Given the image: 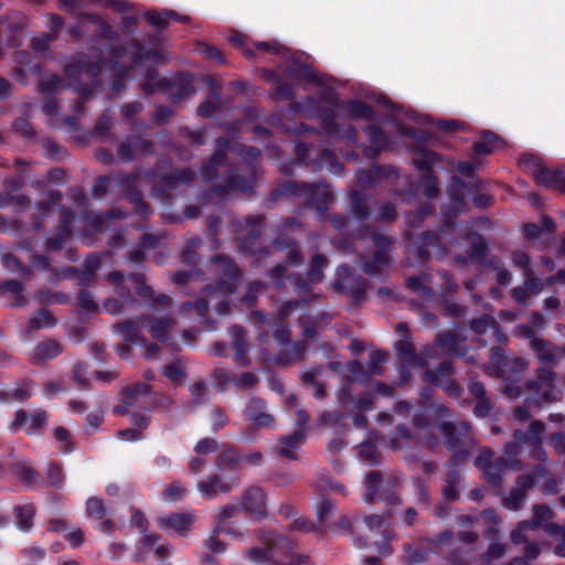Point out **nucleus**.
Segmentation results:
<instances>
[{"label":"nucleus","mask_w":565,"mask_h":565,"mask_svg":"<svg viewBox=\"0 0 565 565\" xmlns=\"http://www.w3.org/2000/svg\"><path fill=\"white\" fill-rule=\"evenodd\" d=\"M466 338L459 335L456 331H445L436 338V344L444 354L466 355Z\"/></svg>","instance_id":"7c9ffc66"},{"label":"nucleus","mask_w":565,"mask_h":565,"mask_svg":"<svg viewBox=\"0 0 565 565\" xmlns=\"http://www.w3.org/2000/svg\"><path fill=\"white\" fill-rule=\"evenodd\" d=\"M13 476L25 487H32L38 483L40 473L26 461H19L13 463Z\"/></svg>","instance_id":"864d4df0"},{"label":"nucleus","mask_w":565,"mask_h":565,"mask_svg":"<svg viewBox=\"0 0 565 565\" xmlns=\"http://www.w3.org/2000/svg\"><path fill=\"white\" fill-rule=\"evenodd\" d=\"M62 353L61 344L53 339H47L43 342H40L33 352L32 360L34 363L43 362L46 360L54 359Z\"/></svg>","instance_id":"8fccbe9b"},{"label":"nucleus","mask_w":565,"mask_h":565,"mask_svg":"<svg viewBox=\"0 0 565 565\" xmlns=\"http://www.w3.org/2000/svg\"><path fill=\"white\" fill-rule=\"evenodd\" d=\"M431 550L433 547H429L427 544L426 546L413 544L404 545L406 564L411 565L426 562Z\"/></svg>","instance_id":"e2e57ef3"},{"label":"nucleus","mask_w":565,"mask_h":565,"mask_svg":"<svg viewBox=\"0 0 565 565\" xmlns=\"http://www.w3.org/2000/svg\"><path fill=\"white\" fill-rule=\"evenodd\" d=\"M100 256L96 253L89 254L85 259L83 269H70V271L77 274L78 285L89 286L95 281L96 270L100 267Z\"/></svg>","instance_id":"79ce46f5"},{"label":"nucleus","mask_w":565,"mask_h":565,"mask_svg":"<svg viewBox=\"0 0 565 565\" xmlns=\"http://www.w3.org/2000/svg\"><path fill=\"white\" fill-rule=\"evenodd\" d=\"M388 249H373L371 256H363L361 268L372 277H379L387 273L391 267Z\"/></svg>","instance_id":"bb28decb"},{"label":"nucleus","mask_w":565,"mask_h":565,"mask_svg":"<svg viewBox=\"0 0 565 565\" xmlns=\"http://www.w3.org/2000/svg\"><path fill=\"white\" fill-rule=\"evenodd\" d=\"M145 323L153 339L164 342L168 340L169 332L174 327L175 321L171 317L151 318L145 316Z\"/></svg>","instance_id":"58836bf2"},{"label":"nucleus","mask_w":565,"mask_h":565,"mask_svg":"<svg viewBox=\"0 0 565 565\" xmlns=\"http://www.w3.org/2000/svg\"><path fill=\"white\" fill-rule=\"evenodd\" d=\"M306 440V433L296 430L291 435L284 436L279 439V448L277 454L284 458L295 460L297 459L296 451Z\"/></svg>","instance_id":"e433bc0d"},{"label":"nucleus","mask_w":565,"mask_h":565,"mask_svg":"<svg viewBox=\"0 0 565 565\" xmlns=\"http://www.w3.org/2000/svg\"><path fill=\"white\" fill-rule=\"evenodd\" d=\"M523 446L518 441H508L503 448V456L494 458L491 448H483L475 460V466L482 471L486 481L494 488H500L503 475L507 471H521L524 468L520 456Z\"/></svg>","instance_id":"39448f33"},{"label":"nucleus","mask_w":565,"mask_h":565,"mask_svg":"<svg viewBox=\"0 0 565 565\" xmlns=\"http://www.w3.org/2000/svg\"><path fill=\"white\" fill-rule=\"evenodd\" d=\"M520 164L522 169L533 178L534 182L539 179L546 167L542 159L530 153H525L520 158Z\"/></svg>","instance_id":"052dcab7"},{"label":"nucleus","mask_w":565,"mask_h":565,"mask_svg":"<svg viewBox=\"0 0 565 565\" xmlns=\"http://www.w3.org/2000/svg\"><path fill=\"white\" fill-rule=\"evenodd\" d=\"M140 174L141 170L136 169L131 173L118 174L116 179L118 185L121 188L129 202L134 205L136 213L141 216H147L151 213L150 206L143 200L142 193L137 190L135 185V182L139 179Z\"/></svg>","instance_id":"f3484780"},{"label":"nucleus","mask_w":565,"mask_h":565,"mask_svg":"<svg viewBox=\"0 0 565 565\" xmlns=\"http://www.w3.org/2000/svg\"><path fill=\"white\" fill-rule=\"evenodd\" d=\"M243 456L234 446H225L216 457L215 465L220 470L237 471L242 467Z\"/></svg>","instance_id":"ea45409f"},{"label":"nucleus","mask_w":565,"mask_h":565,"mask_svg":"<svg viewBox=\"0 0 565 565\" xmlns=\"http://www.w3.org/2000/svg\"><path fill=\"white\" fill-rule=\"evenodd\" d=\"M239 484V478H233L230 481L224 480L218 475H211L205 479L198 482V491L202 495V498L206 500H212L217 494L230 493Z\"/></svg>","instance_id":"4be33fe9"},{"label":"nucleus","mask_w":565,"mask_h":565,"mask_svg":"<svg viewBox=\"0 0 565 565\" xmlns=\"http://www.w3.org/2000/svg\"><path fill=\"white\" fill-rule=\"evenodd\" d=\"M244 415L255 429L271 428L275 425V417L266 411L265 402L258 397L248 401Z\"/></svg>","instance_id":"5701e85b"},{"label":"nucleus","mask_w":565,"mask_h":565,"mask_svg":"<svg viewBox=\"0 0 565 565\" xmlns=\"http://www.w3.org/2000/svg\"><path fill=\"white\" fill-rule=\"evenodd\" d=\"M363 130L367 136V140L370 142L367 151L372 153V157H375L382 151L393 149L394 141L392 140V137L387 132H385L380 126L367 125Z\"/></svg>","instance_id":"c756f323"},{"label":"nucleus","mask_w":565,"mask_h":565,"mask_svg":"<svg viewBox=\"0 0 565 565\" xmlns=\"http://www.w3.org/2000/svg\"><path fill=\"white\" fill-rule=\"evenodd\" d=\"M303 105L308 109H317L321 129L327 137L347 140L351 145L358 143V129L353 125L343 126L338 124L333 109L319 108V99L315 97L306 98Z\"/></svg>","instance_id":"6e6552de"},{"label":"nucleus","mask_w":565,"mask_h":565,"mask_svg":"<svg viewBox=\"0 0 565 565\" xmlns=\"http://www.w3.org/2000/svg\"><path fill=\"white\" fill-rule=\"evenodd\" d=\"M230 149L243 159V163L236 168H228L222 182L213 188V192L217 194H226L231 191L253 193L257 179L262 174L260 150L243 143L231 147V140L227 137L216 139L214 152L200 169L202 179L205 182L218 179V169L227 166L226 153Z\"/></svg>","instance_id":"f257e3e1"},{"label":"nucleus","mask_w":565,"mask_h":565,"mask_svg":"<svg viewBox=\"0 0 565 565\" xmlns=\"http://www.w3.org/2000/svg\"><path fill=\"white\" fill-rule=\"evenodd\" d=\"M32 396L31 392V383L29 381H23L18 385L17 388L10 392H1L0 401L9 402V401H19L24 402Z\"/></svg>","instance_id":"774afa93"},{"label":"nucleus","mask_w":565,"mask_h":565,"mask_svg":"<svg viewBox=\"0 0 565 565\" xmlns=\"http://www.w3.org/2000/svg\"><path fill=\"white\" fill-rule=\"evenodd\" d=\"M460 475L457 470L450 469L447 472L446 483L443 487V497L446 501L454 502L459 498Z\"/></svg>","instance_id":"bf43d9fd"},{"label":"nucleus","mask_w":565,"mask_h":565,"mask_svg":"<svg viewBox=\"0 0 565 565\" xmlns=\"http://www.w3.org/2000/svg\"><path fill=\"white\" fill-rule=\"evenodd\" d=\"M504 140L491 130L482 131L480 138L473 142V151L476 154H490L502 148Z\"/></svg>","instance_id":"a19ab883"},{"label":"nucleus","mask_w":565,"mask_h":565,"mask_svg":"<svg viewBox=\"0 0 565 565\" xmlns=\"http://www.w3.org/2000/svg\"><path fill=\"white\" fill-rule=\"evenodd\" d=\"M193 78L190 74L180 73L169 79L163 93L168 94L172 102H179L190 97L194 93Z\"/></svg>","instance_id":"c85d7f7f"},{"label":"nucleus","mask_w":565,"mask_h":565,"mask_svg":"<svg viewBox=\"0 0 565 565\" xmlns=\"http://www.w3.org/2000/svg\"><path fill=\"white\" fill-rule=\"evenodd\" d=\"M146 175L152 179L154 194L164 196L181 185L191 184L195 172L190 168L174 169L166 174H157L154 170H148Z\"/></svg>","instance_id":"9b49d317"},{"label":"nucleus","mask_w":565,"mask_h":565,"mask_svg":"<svg viewBox=\"0 0 565 565\" xmlns=\"http://www.w3.org/2000/svg\"><path fill=\"white\" fill-rule=\"evenodd\" d=\"M395 350L399 360L412 367H417V364H423L424 362L423 359H419L416 354L415 347L411 339H401L397 341Z\"/></svg>","instance_id":"5fc2aeb1"},{"label":"nucleus","mask_w":565,"mask_h":565,"mask_svg":"<svg viewBox=\"0 0 565 565\" xmlns=\"http://www.w3.org/2000/svg\"><path fill=\"white\" fill-rule=\"evenodd\" d=\"M444 445L448 450H455L459 446H469L472 441V428L468 422H443L438 424Z\"/></svg>","instance_id":"dca6fc26"},{"label":"nucleus","mask_w":565,"mask_h":565,"mask_svg":"<svg viewBox=\"0 0 565 565\" xmlns=\"http://www.w3.org/2000/svg\"><path fill=\"white\" fill-rule=\"evenodd\" d=\"M74 220L75 216L72 210L63 207L61 210L58 224L54 233L47 237L45 247H63L72 234Z\"/></svg>","instance_id":"a878e982"},{"label":"nucleus","mask_w":565,"mask_h":565,"mask_svg":"<svg viewBox=\"0 0 565 565\" xmlns=\"http://www.w3.org/2000/svg\"><path fill=\"white\" fill-rule=\"evenodd\" d=\"M350 209L360 221H366L370 217L366 195L359 190H353L350 194Z\"/></svg>","instance_id":"4d7b16f0"},{"label":"nucleus","mask_w":565,"mask_h":565,"mask_svg":"<svg viewBox=\"0 0 565 565\" xmlns=\"http://www.w3.org/2000/svg\"><path fill=\"white\" fill-rule=\"evenodd\" d=\"M555 380L556 373L553 370L540 367L535 371V377L525 383L524 390L534 406L553 404L561 399V391Z\"/></svg>","instance_id":"0eeeda50"},{"label":"nucleus","mask_w":565,"mask_h":565,"mask_svg":"<svg viewBox=\"0 0 565 565\" xmlns=\"http://www.w3.org/2000/svg\"><path fill=\"white\" fill-rule=\"evenodd\" d=\"M125 47L127 50H134L130 56V64L134 67L139 65L145 60L154 62H160L161 60H163L162 54L158 50L143 51L141 44L137 40L129 41V43Z\"/></svg>","instance_id":"09e8293b"},{"label":"nucleus","mask_w":565,"mask_h":565,"mask_svg":"<svg viewBox=\"0 0 565 565\" xmlns=\"http://www.w3.org/2000/svg\"><path fill=\"white\" fill-rule=\"evenodd\" d=\"M508 362L509 359L505 356L504 351L499 347H493L491 349L489 365L487 366V370L489 373L498 377L508 379Z\"/></svg>","instance_id":"603ef678"},{"label":"nucleus","mask_w":565,"mask_h":565,"mask_svg":"<svg viewBox=\"0 0 565 565\" xmlns=\"http://www.w3.org/2000/svg\"><path fill=\"white\" fill-rule=\"evenodd\" d=\"M256 537L264 543L263 547H250L245 555L255 563L269 565H305L309 557L296 552V543L289 537L266 530H257Z\"/></svg>","instance_id":"20e7f679"},{"label":"nucleus","mask_w":565,"mask_h":565,"mask_svg":"<svg viewBox=\"0 0 565 565\" xmlns=\"http://www.w3.org/2000/svg\"><path fill=\"white\" fill-rule=\"evenodd\" d=\"M140 324H145V316L117 322L113 328L126 342L145 344L146 339L140 334Z\"/></svg>","instance_id":"2f4dec72"},{"label":"nucleus","mask_w":565,"mask_h":565,"mask_svg":"<svg viewBox=\"0 0 565 565\" xmlns=\"http://www.w3.org/2000/svg\"><path fill=\"white\" fill-rule=\"evenodd\" d=\"M418 441L427 449H435L439 446L438 437L433 433L429 419L424 414H416L413 418Z\"/></svg>","instance_id":"473e14b6"},{"label":"nucleus","mask_w":565,"mask_h":565,"mask_svg":"<svg viewBox=\"0 0 565 565\" xmlns=\"http://www.w3.org/2000/svg\"><path fill=\"white\" fill-rule=\"evenodd\" d=\"M333 288L338 292L348 295L354 302H361L365 299V279L356 276L351 268L345 265L338 267Z\"/></svg>","instance_id":"ddd939ff"},{"label":"nucleus","mask_w":565,"mask_h":565,"mask_svg":"<svg viewBox=\"0 0 565 565\" xmlns=\"http://www.w3.org/2000/svg\"><path fill=\"white\" fill-rule=\"evenodd\" d=\"M212 271L220 276L215 285H207L203 288L205 298L196 299L194 302H183L180 311L188 313L195 311L199 318H204L209 310V301L218 300L216 312L218 315H227L230 312L228 297L237 289V284L242 276L237 266L226 256H215L212 259Z\"/></svg>","instance_id":"7ed1b4c3"},{"label":"nucleus","mask_w":565,"mask_h":565,"mask_svg":"<svg viewBox=\"0 0 565 565\" xmlns=\"http://www.w3.org/2000/svg\"><path fill=\"white\" fill-rule=\"evenodd\" d=\"M265 222L266 218L263 214L233 218L231 228L241 244L239 247H253L262 237Z\"/></svg>","instance_id":"f8f14e48"},{"label":"nucleus","mask_w":565,"mask_h":565,"mask_svg":"<svg viewBox=\"0 0 565 565\" xmlns=\"http://www.w3.org/2000/svg\"><path fill=\"white\" fill-rule=\"evenodd\" d=\"M158 522L162 529L172 530L184 536L194 522V515L192 513H172L160 518Z\"/></svg>","instance_id":"72a5a7b5"},{"label":"nucleus","mask_w":565,"mask_h":565,"mask_svg":"<svg viewBox=\"0 0 565 565\" xmlns=\"http://www.w3.org/2000/svg\"><path fill=\"white\" fill-rule=\"evenodd\" d=\"M452 373V363L445 361L436 370H426L423 373L422 381L428 385L441 386L447 395L458 398L462 393V388L451 377Z\"/></svg>","instance_id":"4468645a"},{"label":"nucleus","mask_w":565,"mask_h":565,"mask_svg":"<svg viewBox=\"0 0 565 565\" xmlns=\"http://www.w3.org/2000/svg\"><path fill=\"white\" fill-rule=\"evenodd\" d=\"M555 227L556 224L554 220L550 216H544L541 220L540 225L535 223L524 224L522 233L527 241L534 242L539 239L544 233H553L555 231Z\"/></svg>","instance_id":"49530a36"},{"label":"nucleus","mask_w":565,"mask_h":565,"mask_svg":"<svg viewBox=\"0 0 565 565\" xmlns=\"http://www.w3.org/2000/svg\"><path fill=\"white\" fill-rule=\"evenodd\" d=\"M554 512L545 504H535L532 508V519L526 521L531 525V530L542 529L546 533V526L554 524Z\"/></svg>","instance_id":"de8ad7c7"},{"label":"nucleus","mask_w":565,"mask_h":565,"mask_svg":"<svg viewBox=\"0 0 565 565\" xmlns=\"http://www.w3.org/2000/svg\"><path fill=\"white\" fill-rule=\"evenodd\" d=\"M128 278L132 281L136 292L139 297L148 300L156 308H169L172 299L166 294H156L153 289L146 284L143 274H130Z\"/></svg>","instance_id":"393cba45"},{"label":"nucleus","mask_w":565,"mask_h":565,"mask_svg":"<svg viewBox=\"0 0 565 565\" xmlns=\"http://www.w3.org/2000/svg\"><path fill=\"white\" fill-rule=\"evenodd\" d=\"M35 513L36 509L32 502L15 505L13 514L17 520V526L21 531H30L33 526Z\"/></svg>","instance_id":"3c124183"},{"label":"nucleus","mask_w":565,"mask_h":565,"mask_svg":"<svg viewBox=\"0 0 565 565\" xmlns=\"http://www.w3.org/2000/svg\"><path fill=\"white\" fill-rule=\"evenodd\" d=\"M122 403L115 408V412L119 415L128 413L129 407L139 405L141 398L149 396L151 388L145 383H134L122 388Z\"/></svg>","instance_id":"cd10ccee"},{"label":"nucleus","mask_w":565,"mask_h":565,"mask_svg":"<svg viewBox=\"0 0 565 565\" xmlns=\"http://www.w3.org/2000/svg\"><path fill=\"white\" fill-rule=\"evenodd\" d=\"M169 78H160L154 68H149L145 75V82L141 84V89L147 94L151 95L156 92H163L168 86Z\"/></svg>","instance_id":"13d9d810"},{"label":"nucleus","mask_w":565,"mask_h":565,"mask_svg":"<svg viewBox=\"0 0 565 565\" xmlns=\"http://www.w3.org/2000/svg\"><path fill=\"white\" fill-rule=\"evenodd\" d=\"M111 128H113V119H111L110 115L108 114V111L104 113L98 117V119L94 126V129L90 132V136L99 142H106V141L115 142V141H117V138H116L115 134L111 132Z\"/></svg>","instance_id":"c03bdc74"},{"label":"nucleus","mask_w":565,"mask_h":565,"mask_svg":"<svg viewBox=\"0 0 565 565\" xmlns=\"http://www.w3.org/2000/svg\"><path fill=\"white\" fill-rule=\"evenodd\" d=\"M344 116L348 119L359 120L364 119L372 121L375 119L374 109L364 102L361 100H347L341 105Z\"/></svg>","instance_id":"c9c22d12"},{"label":"nucleus","mask_w":565,"mask_h":565,"mask_svg":"<svg viewBox=\"0 0 565 565\" xmlns=\"http://www.w3.org/2000/svg\"><path fill=\"white\" fill-rule=\"evenodd\" d=\"M539 186L558 190L565 194V168H544L542 174L535 181Z\"/></svg>","instance_id":"4c0bfd02"},{"label":"nucleus","mask_w":565,"mask_h":565,"mask_svg":"<svg viewBox=\"0 0 565 565\" xmlns=\"http://www.w3.org/2000/svg\"><path fill=\"white\" fill-rule=\"evenodd\" d=\"M239 507L252 518L265 519L267 516L266 492L259 487L246 488L242 492Z\"/></svg>","instance_id":"a211bd4d"},{"label":"nucleus","mask_w":565,"mask_h":565,"mask_svg":"<svg viewBox=\"0 0 565 565\" xmlns=\"http://www.w3.org/2000/svg\"><path fill=\"white\" fill-rule=\"evenodd\" d=\"M30 204V199L23 194L0 193V209L13 206L17 212H22Z\"/></svg>","instance_id":"69168bd1"},{"label":"nucleus","mask_w":565,"mask_h":565,"mask_svg":"<svg viewBox=\"0 0 565 565\" xmlns=\"http://www.w3.org/2000/svg\"><path fill=\"white\" fill-rule=\"evenodd\" d=\"M548 468L545 465H536L530 473L520 475L515 480V487L503 499V505L513 511L520 510L527 497V491L536 484L535 478H545Z\"/></svg>","instance_id":"1a4fd4ad"},{"label":"nucleus","mask_w":565,"mask_h":565,"mask_svg":"<svg viewBox=\"0 0 565 565\" xmlns=\"http://www.w3.org/2000/svg\"><path fill=\"white\" fill-rule=\"evenodd\" d=\"M50 414L43 408L25 411L20 408L14 414V419L9 425L13 434L24 431L26 435H41L47 427Z\"/></svg>","instance_id":"9d476101"},{"label":"nucleus","mask_w":565,"mask_h":565,"mask_svg":"<svg viewBox=\"0 0 565 565\" xmlns=\"http://www.w3.org/2000/svg\"><path fill=\"white\" fill-rule=\"evenodd\" d=\"M107 280L118 288L117 294L120 296V299H106L103 302V308L109 315H119L122 312L125 306L135 302V299L131 297L130 291L122 286L124 275L121 273L113 271L108 274Z\"/></svg>","instance_id":"412c9836"},{"label":"nucleus","mask_w":565,"mask_h":565,"mask_svg":"<svg viewBox=\"0 0 565 565\" xmlns=\"http://www.w3.org/2000/svg\"><path fill=\"white\" fill-rule=\"evenodd\" d=\"M457 183H460L462 188L468 190V193L471 195V202L476 207H489L493 204L494 200L490 194L480 193L479 185L470 184L468 186L466 183L461 182V180L457 177L454 178Z\"/></svg>","instance_id":"0e129e2a"},{"label":"nucleus","mask_w":565,"mask_h":565,"mask_svg":"<svg viewBox=\"0 0 565 565\" xmlns=\"http://www.w3.org/2000/svg\"><path fill=\"white\" fill-rule=\"evenodd\" d=\"M270 196L273 201H277L282 196L299 198L306 206L315 209L320 214V217L324 216L333 199L332 191L326 183H308L294 180L281 183L271 191Z\"/></svg>","instance_id":"423d86ee"},{"label":"nucleus","mask_w":565,"mask_h":565,"mask_svg":"<svg viewBox=\"0 0 565 565\" xmlns=\"http://www.w3.org/2000/svg\"><path fill=\"white\" fill-rule=\"evenodd\" d=\"M309 147L306 142H298L295 148L296 163L299 166H310L313 170L322 169L323 164L330 162L329 171L334 174H340L343 171V166L340 162H333L334 154L331 150L323 149L320 151L318 160H309L307 153Z\"/></svg>","instance_id":"aec40b11"},{"label":"nucleus","mask_w":565,"mask_h":565,"mask_svg":"<svg viewBox=\"0 0 565 565\" xmlns=\"http://www.w3.org/2000/svg\"><path fill=\"white\" fill-rule=\"evenodd\" d=\"M65 86L63 78L56 74H47L39 82V92L51 96L60 92Z\"/></svg>","instance_id":"338daca9"},{"label":"nucleus","mask_w":565,"mask_h":565,"mask_svg":"<svg viewBox=\"0 0 565 565\" xmlns=\"http://www.w3.org/2000/svg\"><path fill=\"white\" fill-rule=\"evenodd\" d=\"M305 236V225L295 217H288L278 227L275 247H299V242Z\"/></svg>","instance_id":"6ab92c4d"},{"label":"nucleus","mask_w":565,"mask_h":565,"mask_svg":"<svg viewBox=\"0 0 565 565\" xmlns=\"http://www.w3.org/2000/svg\"><path fill=\"white\" fill-rule=\"evenodd\" d=\"M387 359L388 353L386 351L376 350L370 354L366 367L359 361L350 362L348 364L350 381L366 384L371 376L381 375L383 373V364Z\"/></svg>","instance_id":"2eb2a0df"},{"label":"nucleus","mask_w":565,"mask_h":565,"mask_svg":"<svg viewBox=\"0 0 565 565\" xmlns=\"http://www.w3.org/2000/svg\"><path fill=\"white\" fill-rule=\"evenodd\" d=\"M109 61L99 56L95 62H90L87 54L82 53L76 60H72L64 66V74L70 82V86L77 93L79 100L75 103L74 113L84 111V103L87 102L96 88L102 86L100 72L103 67L115 71L111 89L118 93L125 88V81L134 66L121 64L120 60L127 54L124 45H113L108 49Z\"/></svg>","instance_id":"f03ea898"},{"label":"nucleus","mask_w":565,"mask_h":565,"mask_svg":"<svg viewBox=\"0 0 565 565\" xmlns=\"http://www.w3.org/2000/svg\"><path fill=\"white\" fill-rule=\"evenodd\" d=\"M126 213L119 209L109 212H92L86 215V222L97 232H105L109 227V223L116 218H125Z\"/></svg>","instance_id":"37998d69"},{"label":"nucleus","mask_w":565,"mask_h":565,"mask_svg":"<svg viewBox=\"0 0 565 565\" xmlns=\"http://www.w3.org/2000/svg\"><path fill=\"white\" fill-rule=\"evenodd\" d=\"M531 349L535 353L537 360L545 365L546 369H553L557 362L565 355V348L552 344L550 341L540 338H533Z\"/></svg>","instance_id":"b1692460"},{"label":"nucleus","mask_w":565,"mask_h":565,"mask_svg":"<svg viewBox=\"0 0 565 565\" xmlns=\"http://www.w3.org/2000/svg\"><path fill=\"white\" fill-rule=\"evenodd\" d=\"M86 514L95 521H100L108 516L109 509L105 500L97 497H90L86 501Z\"/></svg>","instance_id":"680f3d73"},{"label":"nucleus","mask_w":565,"mask_h":565,"mask_svg":"<svg viewBox=\"0 0 565 565\" xmlns=\"http://www.w3.org/2000/svg\"><path fill=\"white\" fill-rule=\"evenodd\" d=\"M290 347L288 350H281L277 355V362L280 364H290L294 362H299L305 359V353L307 350V344L305 341H298L294 343H289Z\"/></svg>","instance_id":"6e6d98bb"},{"label":"nucleus","mask_w":565,"mask_h":565,"mask_svg":"<svg viewBox=\"0 0 565 565\" xmlns=\"http://www.w3.org/2000/svg\"><path fill=\"white\" fill-rule=\"evenodd\" d=\"M230 334L233 339V348H234V359L235 361L242 365L247 366L249 364V359L247 356L248 353V344L246 341V332L244 328L241 326H233L230 329Z\"/></svg>","instance_id":"f704fd0d"},{"label":"nucleus","mask_w":565,"mask_h":565,"mask_svg":"<svg viewBox=\"0 0 565 565\" xmlns=\"http://www.w3.org/2000/svg\"><path fill=\"white\" fill-rule=\"evenodd\" d=\"M84 18L96 25L95 38L98 40H107L109 42H117L119 40V33L99 15L85 13Z\"/></svg>","instance_id":"a18cd8bd"}]
</instances>
